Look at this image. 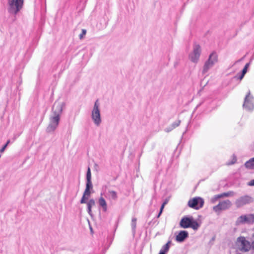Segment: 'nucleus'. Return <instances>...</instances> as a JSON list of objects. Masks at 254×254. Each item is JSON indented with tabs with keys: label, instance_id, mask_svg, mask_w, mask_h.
<instances>
[{
	"label": "nucleus",
	"instance_id": "1",
	"mask_svg": "<svg viewBox=\"0 0 254 254\" xmlns=\"http://www.w3.org/2000/svg\"><path fill=\"white\" fill-rule=\"evenodd\" d=\"M179 226L182 228H191L194 230H197L200 227L199 223L194 219L192 216L183 217L180 221Z\"/></svg>",
	"mask_w": 254,
	"mask_h": 254
},
{
	"label": "nucleus",
	"instance_id": "2",
	"mask_svg": "<svg viewBox=\"0 0 254 254\" xmlns=\"http://www.w3.org/2000/svg\"><path fill=\"white\" fill-rule=\"evenodd\" d=\"M8 11L16 15L22 8L23 0H7Z\"/></svg>",
	"mask_w": 254,
	"mask_h": 254
},
{
	"label": "nucleus",
	"instance_id": "3",
	"mask_svg": "<svg viewBox=\"0 0 254 254\" xmlns=\"http://www.w3.org/2000/svg\"><path fill=\"white\" fill-rule=\"evenodd\" d=\"M100 103L97 99L94 103L92 111L91 118L96 126H99L101 123V118L100 111Z\"/></svg>",
	"mask_w": 254,
	"mask_h": 254
},
{
	"label": "nucleus",
	"instance_id": "4",
	"mask_svg": "<svg viewBox=\"0 0 254 254\" xmlns=\"http://www.w3.org/2000/svg\"><path fill=\"white\" fill-rule=\"evenodd\" d=\"M218 62V56L215 52H212L209 56L208 60L204 63L202 73H206L215 64Z\"/></svg>",
	"mask_w": 254,
	"mask_h": 254
},
{
	"label": "nucleus",
	"instance_id": "5",
	"mask_svg": "<svg viewBox=\"0 0 254 254\" xmlns=\"http://www.w3.org/2000/svg\"><path fill=\"white\" fill-rule=\"evenodd\" d=\"M254 223V214H249L242 215L239 216L235 222L236 226H240L246 224H251Z\"/></svg>",
	"mask_w": 254,
	"mask_h": 254
},
{
	"label": "nucleus",
	"instance_id": "6",
	"mask_svg": "<svg viewBox=\"0 0 254 254\" xmlns=\"http://www.w3.org/2000/svg\"><path fill=\"white\" fill-rule=\"evenodd\" d=\"M254 201V199L249 195H245L238 198L235 201L237 208H241Z\"/></svg>",
	"mask_w": 254,
	"mask_h": 254
},
{
	"label": "nucleus",
	"instance_id": "7",
	"mask_svg": "<svg viewBox=\"0 0 254 254\" xmlns=\"http://www.w3.org/2000/svg\"><path fill=\"white\" fill-rule=\"evenodd\" d=\"M204 203L203 198L200 197H195L189 200L188 206L195 210H198L203 207Z\"/></svg>",
	"mask_w": 254,
	"mask_h": 254
},
{
	"label": "nucleus",
	"instance_id": "8",
	"mask_svg": "<svg viewBox=\"0 0 254 254\" xmlns=\"http://www.w3.org/2000/svg\"><path fill=\"white\" fill-rule=\"evenodd\" d=\"M243 106L244 109L248 111H252L254 109V97L250 91L245 98Z\"/></svg>",
	"mask_w": 254,
	"mask_h": 254
},
{
	"label": "nucleus",
	"instance_id": "9",
	"mask_svg": "<svg viewBox=\"0 0 254 254\" xmlns=\"http://www.w3.org/2000/svg\"><path fill=\"white\" fill-rule=\"evenodd\" d=\"M201 53L200 46L198 44H195L193 46L192 52L189 54V59L192 62L197 63L198 62Z\"/></svg>",
	"mask_w": 254,
	"mask_h": 254
},
{
	"label": "nucleus",
	"instance_id": "10",
	"mask_svg": "<svg viewBox=\"0 0 254 254\" xmlns=\"http://www.w3.org/2000/svg\"><path fill=\"white\" fill-rule=\"evenodd\" d=\"M60 118L51 115L49 118V124L46 128L47 132H53L59 126Z\"/></svg>",
	"mask_w": 254,
	"mask_h": 254
},
{
	"label": "nucleus",
	"instance_id": "11",
	"mask_svg": "<svg viewBox=\"0 0 254 254\" xmlns=\"http://www.w3.org/2000/svg\"><path fill=\"white\" fill-rule=\"evenodd\" d=\"M232 205L231 202L227 199L219 202V203L213 207V210L216 213H219L222 210L229 209Z\"/></svg>",
	"mask_w": 254,
	"mask_h": 254
},
{
	"label": "nucleus",
	"instance_id": "12",
	"mask_svg": "<svg viewBox=\"0 0 254 254\" xmlns=\"http://www.w3.org/2000/svg\"><path fill=\"white\" fill-rule=\"evenodd\" d=\"M65 106L64 102H56L53 106L52 114L54 116L60 118V116L63 112V107Z\"/></svg>",
	"mask_w": 254,
	"mask_h": 254
},
{
	"label": "nucleus",
	"instance_id": "13",
	"mask_svg": "<svg viewBox=\"0 0 254 254\" xmlns=\"http://www.w3.org/2000/svg\"><path fill=\"white\" fill-rule=\"evenodd\" d=\"M238 242L240 243L241 250L242 251L247 252L250 249V243L245 239V237H241L238 238Z\"/></svg>",
	"mask_w": 254,
	"mask_h": 254
},
{
	"label": "nucleus",
	"instance_id": "14",
	"mask_svg": "<svg viewBox=\"0 0 254 254\" xmlns=\"http://www.w3.org/2000/svg\"><path fill=\"white\" fill-rule=\"evenodd\" d=\"M189 237V233L187 231H181L176 237V241L179 243L184 242Z\"/></svg>",
	"mask_w": 254,
	"mask_h": 254
},
{
	"label": "nucleus",
	"instance_id": "15",
	"mask_svg": "<svg viewBox=\"0 0 254 254\" xmlns=\"http://www.w3.org/2000/svg\"><path fill=\"white\" fill-rule=\"evenodd\" d=\"M103 193H101V196L98 199V204L99 206L102 207L104 212H106L107 210V204L105 198L102 196Z\"/></svg>",
	"mask_w": 254,
	"mask_h": 254
},
{
	"label": "nucleus",
	"instance_id": "16",
	"mask_svg": "<svg viewBox=\"0 0 254 254\" xmlns=\"http://www.w3.org/2000/svg\"><path fill=\"white\" fill-rule=\"evenodd\" d=\"M87 206V211L90 215H92V207L95 205V201L94 199H90L86 203Z\"/></svg>",
	"mask_w": 254,
	"mask_h": 254
},
{
	"label": "nucleus",
	"instance_id": "17",
	"mask_svg": "<svg viewBox=\"0 0 254 254\" xmlns=\"http://www.w3.org/2000/svg\"><path fill=\"white\" fill-rule=\"evenodd\" d=\"M107 197L110 200H116L118 198V195L116 191L109 190L107 193Z\"/></svg>",
	"mask_w": 254,
	"mask_h": 254
},
{
	"label": "nucleus",
	"instance_id": "18",
	"mask_svg": "<svg viewBox=\"0 0 254 254\" xmlns=\"http://www.w3.org/2000/svg\"><path fill=\"white\" fill-rule=\"evenodd\" d=\"M245 166L249 169H254V157L251 158L245 163Z\"/></svg>",
	"mask_w": 254,
	"mask_h": 254
},
{
	"label": "nucleus",
	"instance_id": "19",
	"mask_svg": "<svg viewBox=\"0 0 254 254\" xmlns=\"http://www.w3.org/2000/svg\"><path fill=\"white\" fill-rule=\"evenodd\" d=\"M170 243L171 242L169 241L165 245H164L161 249L160 252H163L164 254H166V253H167L169 250Z\"/></svg>",
	"mask_w": 254,
	"mask_h": 254
},
{
	"label": "nucleus",
	"instance_id": "20",
	"mask_svg": "<svg viewBox=\"0 0 254 254\" xmlns=\"http://www.w3.org/2000/svg\"><path fill=\"white\" fill-rule=\"evenodd\" d=\"M136 225V219L135 218H132L131 220V226L132 228V231L133 235L135 233V228Z\"/></svg>",
	"mask_w": 254,
	"mask_h": 254
},
{
	"label": "nucleus",
	"instance_id": "21",
	"mask_svg": "<svg viewBox=\"0 0 254 254\" xmlns=\"http://www.w3.org/2000/svg\"><path fill=\"white\" fill-rule=\"evenodd\" d=\"M234 194V192L232 191H229L227 192H224L221 194V197H228L231 195H233Z\"/></svg>",
	"mask_w": 254,
	"mask_h": 254
},
{
	"label": "nucleus",
	"instance_id": "22",
	"mask_svg": "<svg viewBox=\"0 0 254 254\" xmlns=\"http://www.w3.org/2000/svg\"><path fill=\"white\" fill-rule=\"evenodd\" d=\"M91 181V174L90 169L89 167L88 168V170L86 174V181Z\"/></svg>",
	"mask_w": 254,
	"mask_h": 254
},
{
	"label": "nucleus",
	"instance_id": "23",
	"mask_svg": "<svg viewBox=\"0 0 254 254\" xmlns=\"http://www.w3.org/2000/svg\"><path fill=\"white\" fill-rule=\"evenodd\" d=\"M181 120H177V121H176L175 122H174L173 123H172L171 125L174 128V129H175L178 126H179V125L181 124Z\"/></svg>",
	"mask_w": 254,
	"mask_h": 254
},
{
	"label": "nucleus",
	"instance_id": "24",
	"mask_svg": "<svg viewBox=\"0 0 254 254\" xmlns=\"http://www.w3.org/2000/svg\"><path fill=\"white\" fill-rule=\"evenodd\" d=\"M221 197H222L221 194L215 195L213 197L211 198V201L212 203H215L217 199Z\"/></svg>",
	"mask_w": 254,
	"mask_h": 254
},
{
	"label": "nucleus",
	"instance_id": "25",
	"mask_svg": "<svg viewBox=\"0 0 254 254\" xmlns=\"http://www.w3.org/2000/svg\"><path fill=\"white\" fill-rule=\"evenodd\" d=\"M86 188L89 190L93 188V185L91 181H86Z\"/></svg>",
	"mask_w": 254,
	"mask_h": 254
},
{
	"label": "nucleus",
	"instance_id": "26",
	"mask_svg": "<svg viewBox=\"0 0 254 254\" xmlns=\"http://www.w3.org/2000/svg\"><path fill=\"white\" fill-rule=\"evenodd\" d=\"M88 196H86V195H84L83 194V196L80 200V203L82 204L86 203L87 202L86 200L88 199Z\"/></svg>",
	"mask_w": 254,
	"mask_h": 254
},
{
	"label": "nucleus",
	"instance_id": "27",
	"mask_svg": "<svg viewBox=\"0 0 254 254\" xmlns=\"http://www.w3.org/2000/svg\"><path fill=\"white\" fill-rule=\"evenodd\" d=\"M173 129H174V128L170 125V126H169L168 127H166L164 129V131L166 132H169L171 131L172 130H173Z\"/></svg>",
	"mask_w": 254,
	"mask_h": 254
},
{
	"label": "nucleus",
	"instance_id": "28",
	"mask_svg": "<svg viewBox=\"0 0 254 254\" xmlns=\"http://www.w3.org/2000/svg\"><path fill=\"white\" fill-rule=\"evenodd\" d=\"M83 194H84V195L89 196H90V195L91 194V191L89 189H87L86 188L84 191Z\"/></svg>",
	"mask_w": 254,
	"mask_h": 254
},
{
	"label": "nucleus",
	"instance_id": "29",
	"mask_svg": "<svg viewBox=\"0 0 254 254\" xmlns=\"http://www.w3.org/2000/svg\"><path fill=\"white\" fill-rule=\"evenodd\" d=\"M86 30L85 29L82 30V33L79 35V37L80 39H82L83 37L86 34Z\"/></svg>",
	"mask_w": 254,
	"mask_h": 254
},
{
	"label": "nucleus",
	"instance_id": "30",
	"mask_svg": "<svg viewBox=\"0 0 254 254\" xmlns=\"http://www.w3.org/2000/svg\"><path fill=\"white\" fill-rule=\"evenodd\" d=\"M236 161H237L236 157L235 155H233V158L232 162L231 163H228V165L233 164L236 162Z\"/></svg>",
	"mask_w": 254,
	"mask_h": 254
},
{
	"label": "nucleus",
	"instance_id": "31",
	"mask_svg": "<svg viewBox=\"0 0 254 254\" xmlns=\"http://www.w3.org/2000/svg\"><path fill=\"white\" fill-rule=\"evenodd\" d=\"M248 185L250 186H254V179L249 182Z\"/></svg>",
	"mask_w": 254,
	"mask_h": 254
},
{
	"label": "nucleus",
	"instance_id": "32",
	"mask_svg": "<svg viewBox=\"0 0 254 254\" xmlns=\"http://www.w3.org/2000/svg\"><path fill=\"white\" fill-rule=\"evenodd\" d=\"M7 146V144H5L2 147L1 149H0V152H2L4 151V150L5 149L6 147Z\"/></svg>",
	"mask_w": 254,
	"mask_h": 254
},
{
	"label": "nucleus",
	"instance_id": "33",
	"mask_svg": "<svg viewBox=\"0 0 254 254\" xmlns=\"http://www.w3.org/2000/svg\"><path fill=\"white\" fill-rule=\"evenodd\" d=\"M247 69L244 67V68L242 70V73L245 75V74L247 73Z\"/></svg>",
	"mask_w": 254,
	"mask_h": 254
},
{
	"label": "nucleus",
	"instance_id": "34",
	"mask_svg": "<svg viewBox=\"0 0 254 254\" xmlns=\"http://www.w3.org/2000/svg\"><path fill=\"white\" fill-rule=\"evenodd\" d=\"M245 76V74H243L241 73V74L239 75V76L238 77V78L240 79V80H242L244 76Z\"/></svg>",
	"mask_w": 254,
	"mask_h": 254
},
{
	"label": "nucleus",
	"instance_id": "35",
	"mask_svg": "<svg viewBox=\"0 0 254 254\" xmlns=\"http://www.w3.org/2000/svg\"><path fill=\"white\" fill-rule=\"evenodd\" d=\"M250 65V63H247L244 66V68H246V69H248L249 66Z\"/></svg>",
	"mask_w": 254,
	"mask_h": 254
},
{
	"label": "nucleus",
	"instance_id": "36",
	"mask_svg": "<svg viewBox=\"0 0 254 254\" xmlns=\"http://www.w3.org/2000/svg\"><path fill=\"white\" fill-rule=\"evenodd\" d=\"M168 202V201L167 200H166L163 203V205H165Z\"/></svg>",
	"mask_w": 254,
	"mask_h": 254
},
{
	"label": "nucleus",
	"instance_id": "37",
	"mask_svg": "<svg viewBox=\"0 0 254 254\" xmlns=\"http://www.w3.org/2000/svg\"><path fill=\"white\" fill-rule=\"evenodd\" d=\"M161 213H162V212H159V213H158V214L157 217H160V215L161 214Z\"/></svg>",
	"mask_w": 254,
	"mask_h": 254
},
{
	"label": "nucleus",
	"instance_id": "38",
	"mask_svg": "<svg viewBox=\"0 0 254 254\" xmlns=\"http://www.w3.org/2000/svg\"><path fill=\"white\" fill-rule=\"evenodd\" d=\"M9 142H10V140H7L5 144H7V145L9 143Z\"/></svg>",
	"mask_w": 254,
	"mask_h": 254
},
{
	"label": "nucleus",
	"instance_id": "39",
	"mask_svg": "<svg viewBox=\"0 0 254 254\" xmlns=\"http://www.w3.org/2000/svg\"><path fill=\"white\" fill-rule=\"evenodd\" d=\"M163 210V208H160V212H162Z\"/></svg>",
	"mask_w": 254,
	"mask_h": 254
},
{
	"label": "nucleus",
	"instance_id": "40",
	"mask_svg": "<svg viewBox=\"0 0 254 254\" xmlns=\"http://www.w3.org/2000/svg\"><path fill=\"white\" fill-rule=\"evenodd\" d=\"M164 206H165V205H164L162 204V205H161V208H164Z\"/></svg>",
	"mask_w": 254,
	"mask_h": 254
},
{
	"label": "nucleus",
	"instance_id": "41",
	"mask_svg": "<svg viewBox=\"0 0 254 254\" xmlns=\"http://www.w3.org/2000/svg\"><path fill=\"white\" fill-rule=\"evenodd\" d=\"M159 254H164L163 252H160Z\"/></svg>",
	"mask_w": 254,
	"mask_h": 254
}]
</instances>
